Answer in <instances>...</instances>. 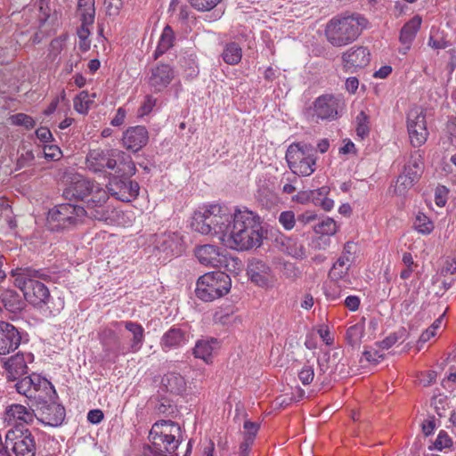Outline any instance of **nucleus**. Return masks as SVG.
I'll return each instance as SVG.
<instances>
[{"label":"nucleus","instance_id":"obj_1","mask_svg":"<svg viewBox=\"0 0 456 456\" xmlns=\"http://www.w3.org/2000/svg\"><path fill=\"white\" fill-rule=\"evenodd\" d=\"M232 216L222 243L236 250L259 247L262 242L260 217L246 208H236Z\"/></svg>","mask_w":456,"mask_h":456},{"label":"nucleus","instance_id":"obj_2","mask_svg":"<svg viewBox=\"0 0 456 456\" xmlns=\"http://www.w3.org/2000/svg\"><path fill=\"white\" fill-rule=\"evenodd\" d=\"M66 199L85 200L89 209L90 218L108 222L111 219L113 210L106 205L109 200L108 192L100 183L87 178H76L63 191Z\"/></svg>","mask_w":456,"mask_h":456},{"label":"nucleus","instance_id":"obj_3","mask_svg":"<svg viewBox=\"0 0 456 456\" xmlns=\"http://www.w3.org/2000/svg\"><path fill=\"white\" fill-rule=\"evenodd\" d=\"M232 217V214L226 207L219 204L209 205L193 213L191 228L202 235L216 236L223 242Z\"/></svg>","mask_w":456,"mask_h":456},{"label":"nucleus","instance_id":"obj_4","mask_svg":"<svg viewBox=\"0 0 456 456\" xmlns=\"http://www.w3.org/2000/svg\"><path fill=\"white\" fill-rule=\"evenodd\" d=\"M149 456H178L176 450L183 441L181 427L172 420H159L150 430Z\"/></svg>","mask_w":456,"mask_h":456},{"label":"nucleus","instance_id":"obj_5","mask_svg":"<svg viewBox=\"0 0 456 456\" xmlns=\"http://www.w3.org/2000/svg\"><path fill=\"white\" fill-rule=\"evenodd\" d=\"M366 26V20L359 14H340L333 17L325 27V37L335 47L354 42Z\"/></svg>","mask_w":456,"mask_h":456},{"label":"nucleus","instance_id":"obj_6","mask_svg":"<svg viewBox=\"0 0 456 456\" xmlns=\"http://www.w3.org/2000/svg\"><path fill=\"white\" fill-rule=\"evenodd\" d=\"M14 285L22 292L24 298L37 307H43L50 301V291L42 282L35 280L38 272L28 269H20L12 272Z\"/></svg>","mask_w":456,"mask_h":456},{"label":"nucleus","instance_id":"obj_7","mask_svg":"<svg viewBox=\"0 0 456 456\" xmlns=\"http://www.w3.org/2000/svg\"><path fill=\"white\" fill-rule=\"evenodd\" d=\"M232 286V281L224 272H210L198 279L196 296L206 302L213 301L226 295Z\"/></svg>","mask_w":456,"mask_h":456},{"label":"nucleus","instance_id":"obj_8","mask_svg":"<svg viewBox=\"0 0 456 456\" xmlns=\"http://www.w3.org/2000/svg\"><path fill=\"white\" fill-rule=\"evenodd\" d=\"M89 209L71 203L55 206L48 212L47 222L52 230L69 229L82 224Z\"/></svg>","mask_w":456,"mask_h":456},{"label":"nucleus","instance_id":"obj_9","mask_svg":"<svg viewBox=\"0 0 456 456\" xmlns=\"http://www.w3.org/2000/svg\"><path fill=\"white\" fill-rule=\"evenodd\" d=\"M290 170L297 175L308 176L315 170L314 149L306 143H293L286 152Z\"/></svg>","mask_w":456,"mask_h":456},{"label":"nucleus","instance_id":"obj_10","mask_svg":"<svg viewBox=\"0 0 456 456\" xmlns=\"http://www.w3.org/2000/svg\"><path fill=\"white\" fill-rule=\"evenodd\" d=\"M19 394L25 395L35 403L52 400L55 395L53 386L45 378L32 374L19 380L15 384Z\"/></svg>","mask_w":456,"mask_h":456},{"label":"nucleus","instance_id":"obj_11","mask_svg":"<svg viewBox=\"0 0 456 456\" xmlns=\"http://www.w3.org/2000/svg\"><path fill=\"white\" fill-rule=\"evenodd\" d=\"M5 441L12 445L15 456H35L36 441L28 429H20L18 427L11 429L5 436Z\"/></svg>","mask_w":456,"mask_h":456},{"label":"nucleus","instance_id":"obj_12","mask_svg":"<svg viewBox=\"0 0 456 456\" xmlns=\"http://www.w3.org/2000/svg\"><path fill=\"white\" fill-rule=\"evenodd\" d=\"M247 274L251 282L265 289H273L277 281L272 267L257 258H252L248 261Z\"/></svg>","mask_w":456,"mask_h":456},{"label":"nucleus","instance_id":"obj_13","mask_svg":"<svg viewBox=\"0 0 456 456\" xmlns=\"http://www.w3.org/2000/svg\"><path fill=\"white\" fill-rule=\"evenodd\" d=\"M407 129L411 144L420 147L427 142L428 131L424 111L420 108L411 109L407 116Z\"/></svg>","mask_w":456,"mask_h":456},{"label":"nucleus","instance_id":"obj_14","mask_svg":"<svg viewBox=\"0 0 456 456\" xmlns=\"http://www.w3.org/2000/svg\"><path fill=\"white\" fill-rule=\"evenodd\" d=\"M140 186L138 183L130 181L128 178H113L108 184V195L115 197L117 200L128 202L134 199L139 192Z\"/></svg>","mask_w":456,"mask_h":456},{"label":"nucleus","instance_id":"obj_15","mask_svg":"<svg viewBox=\"0 0 456 456\" xmlns=\"http://www.w3.org/2000/svg\"><path fill=\"white\" fill-rule=\"evenodd\" d=\"M339 100L333 95L325 94L318 97L312 109V117L315 121L319 119H336L338 114Z\"/></svg>","mask_w":456,"mask_h":456},{"label":"nucleus","instance_id":"obj_16","mask_svg":"<svg viewBox=\"0 0 456 456\" xmlns=\"http://www.w3.org/2000/svg\"><path fill=\"white\" fill-rule=\"evenodd\" d=\"M198 261L209 267H222L227 265V256L218 247L205 244L198 246L194 250Z\"/></svg>","mask_w":456,"mask_h":456},{"label":"nucleus","instance_id":"obj_17","mask_svg":"<svg viewBox=\"0 0 456 456\" xmlns=\"http://www.w3.org/2000/svg\"><path fill=\"white\" fill-rule=\"evenodd\" d=\"M50 400L42 403H36L38 405L36 417L45 425L51 427L60 426L65 418V409L55 403H49Z\"/></svg>","mask_w":456,"mask_h":456},{"label":"nucleus","instance_id":"obj_18","mask_svg":"<svg viewBox=\"0 0 456 456\" xmlns=\"http://www.w3.org/2000/svg\"><path fill=\"white\" fill-rule=\"evenodd\" d=\"M344 69L348 72H355L366 67L370 61V51L363 46L352 47L342 54Z\"/></svg>","mask_w":456,"mask_h":456},{"label":"nucleus","instance_id":"obj_19","mask_svg":"<svg viewBox=\"0 0 456 456\" xmlns=\"http://www.w3.org/2000/svg\"><path fill=\"white\" fill-rule=\"evenodd\" d=\"M113 150L103 151L94 149L86 156V166L94 172H101L104 168L114 169L116 167V158L112 156Z\"/></svg>","mask_w":456,"mask_h":456},{"label":"nucleus","instance_id":"obj_20","mask_svg":"<svg viewBox=\"0 0 456 456\" xmlns=\"http://www.w3.org/2000/svg\"><path fill=\"white\" fill-rule=\"evenodd\" d=\"M20 340V334L12 324L0 322V354L5 355L16 350Z\"/></svg>","mask_w":456,"mask_h":456},{"label":"nucleus","instance_id":"obj_21","mask_svg":"<svg viewBox=\"0 0 456 456\" xmlns=\"http://www.w3.org/2000/svg\"><path fill=\"white\" fill-rule=\"evenodd\" d=\"M148 140V131L142 126L129 127L124 133L122 138L124 147L134 152L144 147L147 144Z\"/></svg>","mask_w":456,"mask_h":456},{"label":"nucleus","instance_id":"obj_22","mask_svg":"<svg viewBox=\"0 0 456 456\" xmlns=\"http://www.w3.org/2000/svg\"><path fill=\"white\" fill-rule=\"evenodd\" d=\"M32 355L30 354L26 356L23 354H16L5 359L3 362V367L5 370L7 379L15 380L26 374L28 371L27 362L30 361Z\"/></svg>","mask_w":456,"mask_h":456},{"label":"nucleus","instance_id":"obj_23","mask_svg":"<svg viewBox=\"0 0 456 456\" xmlns=\"http://www.w3.org/2000/svg\"><path fill=\"white\" fill-rule=\"evenodd\" d=\"M174 78V69L168 64H159L152 68L149 76V84L155 91L166 88Z\"/></svg>","mask_w":456,"mask_h":456},{"label":"nucleus","instance_id":"obj_24","mask_svg":"<svg viewBox=\"0 0 456 456\" xmlns=\"http://www.w3.org/2000/svg\"><path fill=\"white\" fill-rule=\"evenodd\" d=\"M35 417L33 410L21 404H12L6 409L4 419L9 425L20 426L32 423Z\"/></svg>","mask_w":456,"mask_h":456},{"label":"nucleus","instance_id":"obj_25","mask_svg":"<svg viewBox=\"0 0 456 456\" xmlns=\"http://www.w3.org/2000/svg\"><path fill=\"white\" fill-rule=\"evenodd\" d=\"M351 263L352 260L349 259V256H340L329 272L330 281L338 284L339 287H341L340 282L343 286L350 284L348 271Z\"/></svg>","mask_w":456,"mask_h":456},{"label":"nucleus","instance_id":"obj_26","mask_svg":"<svg viewBox=\"0 0 456 456\" xmlns=\"http://www.w3.org/2000/svg\"><path fill=\"white\" fill-rule=\"evenodd\" d=\"M113 157L116 158L117 173L120 174L123 177H129L134 175L136 168L130 155L126 152L113 149Z\"/></svg>","mask_w":456,"mask_h":456},{"label":"nucleus","instance_id":"obj_27","mask_svg":"<svg viewBox=\"0 0 456 456\" xmlns=\"http://www.w3.org/2000/svg\"><path fill=\"white\" fill-rule=\"evenodd\" d=\"M186 341V334L179 328H172L161 338V347L164 351L181 346Z\"/></svg>","mask_w":456,"mask_h":456},{"label":"nucleus","instance_id":"obj_28","mask_svg":"<svg viewBox=\"0 0 456 456\" xmlns=\"http://www.w3.org/2000/svg\"><path fill=\"white\" fill-rule=\"evenodd\" d=\"M216 348V339H201L196 343L193 348V354L196 358L202 359L206 363H209L212 361L213 353Z\"/></svg>","mask_w":456,"mask_h":456},{"label":"nucleus","instance_id":"obj_29","mask_svg":"<svg viewBox=\"0 0 456 456\" xmlns=\"http://www.w3.org/2000/svg\"><path fill=\"white\" fill-rule=\"evenodd\" d=\"M0 301L4 307L10 313L20 312L25 306V304L20 295L16 291L11 289L4 290L1 294Z\"/></svg>","mask_w":456,"mask_h":456},{"label":"nucleus","instance_id":"obj_30","mask_svg":"<svg viewBox=\"0 0 456 456\" xmlns=\"http://www.w3.org/2000/svg\"><path fill=\"white\" fill-rule=\"evenodd\" d=\"M162 385L167 391L173 394H181L185 390L186 382L183 377L176 372L166 374L161 380Z\"/></svg>","mask_w":456,"mask_h":456},{"label":"nucleus","instance_id":"obj_31","mask_svg":"<svg viewBox=\"0 0 456 456\" xmlns=\"http://www.w3.org/2000/svg\"><path fill=\"white\" fill-rule=\"evenodd\" d=\"M77 15L81 23L93 25L95 18L94 0H78Z\"/></svg>","mask_w":456,"mask_h":456},{"label":"nucleus","instance_id":"obj_32","mask_svg":"<svg viewBox=\"0 0 456 456\" xmlns=\"http://www.w3.org/2000/svg\"><path fill=\"white\" fill-rule=\"evenodd\" d=\"M125 328L132 333L133 338L130 344V351L137 352L142 347L144 338V330L141 324L133 322H123Z\"/></svg>","mask_w":456,"mask_h":456},{"label":"nucleus","instance_id":"obj_33","mask_svg":"<svg viewBox=\"0 0 456 456\" xmlns=\"http://www.w3.org/2000/svg\"><path fill=\"white\" fill-rule=\"evenodd\" d=\"M421 23L419 17H414L402 28L400 32V42L403 45H411L413 41Z\"/></svg>","mask_w":456,"mask_h":456},{"label":"nucleus","instance_id":"obj_34","mask_svg":"<svg viewBox=\"0 0 456 456\" xmlns=\"http://www.w3.org/2000/svg\"><path fill=\"white\" fill-rule=\"evenodd\" d=\"M222 58L229 65L238 64L242 58V49L235 42L227 43L223 50Z\"/></svg>","mask_w":456,"mask_h":456},{"label":"nucleus","instance_id":"obj_35","mask_svg":"<svg viewBox=\"0 0 456 456\" xmlns=\"http://www.w3.org/2000/svg\"><path fill=\"white\" fill-rule=\"evenodd\" d=\"M281 250L295 258L302 259L305 256L304 245L296 239L285 238L281 242Z\"/></svg>","mask_w":456,"mask_h":456},{"label":"nucleus","instance_id":"obj_36","mask_svg":"<svg viewBox=\"0 0 456 456\" xmlns=\"http://www.w3.org/2000/svg\"><path fill=\"white\" fill-rule=\"evenodd\" d=\"M175 34L170 26H166L160 36L157 49L154 53V59H158L174 45Z\"/></svg>","mask_w":456,"mask_h":456},{"label":"nucleus","instance_id":"obj_37","mask_svg":"<svg viewBox=\"0 0 456 456\" xmlns=\"http://www.w3.org/2000/svg\"><path fill=\"white\" fill-rule=\"evenodd\" d=\"M423 169V163L421 157L419 156H411L408 164L405 165L402 174L406 175L412 178L414 182H417L421 175Z\"/></svg>","mask_w":456,"mask_h":456},{"label":"nucleus","instance_id":"obj_38","mask_svg":"<svg viewBox=\"0 0 456 456\" xmlns=\"http://www.w3.org/2000/svg\"><path fill=\"white\" fill-rule=\"evenodd\" d=\"M95 94H89L86 91H82L74 99V109L80 114H86L94 102Z\"/></svg>","mask_w":456,"mask_h":456},{"label":"nucleus","instance_id":"obj_39","mask_svg":"<svg viewBox=\"0 0 456 456\" xmlns=\"http://www.w3.org/2000/svg\"><path fill=\"white\" fill-rule=\"evenodd\" d=\"M160 240L164 251H170L173 254L180 252L181 237L177 233H165Z\"/></svg>","mask_w":456,"mask_h":456},{"label":"nucleus","instance_id":"obj_40","mask_svg":"<svg viewBox=\"0 0 456 456\" xmlns=\"http://www.w3.org/2000/svg\"><path fill=\"white\" fill-rule=\"evenodd\" d=\"M364 334V324L356 323L350 326L346 332V339L352 346H357L361 344Z\"/></svg>","mask_w":456,"mask_h":456},{"label":"nucleus","instance_id":"obj_41","mask_svg":"<svg viewBox=\"0 0 456 456\" xmlns=\"http://www.w3.org/2000/svg\"><path fill=\"white\" fill-rule=\"evenodd\" d=\"M356 134L361 139H364L370 133V118L364 111H361L355 118Z\"/></svg>","mask_w":456,"mask_h":456},{"label":"nucleus","instance_id":"obj_42","mask_svg":"<svg viewBox=\"0 0 456 456\" xmlns=\"http://www.w3.org/2000/svg\"><path fill=\"white\" fill-rule=\"evenodd\" d=\"M337 224L330 217H326L314 225V231L321 235H333L337 232Z\"/></svg>","mask_w":456,"mask_h":456},{"label":"nucleus","instance_id":"obj_43","mask_svg":"<svg viewBox=\"0 0 456 456\" xmlns=\"http://www.w3.org/2000/svg\"><path fill=\"white\" fill-rule=\"evenodd\" d=\"M414 228L420 233L429 234L434 230V224L427 216L419 213L414 221Z\"/></svg>","mask_w":456,"mask_h":456},{"label":"nucleus","instance_id":"obj_44","mask_svg":"<svg viewBox=\"0 0 456 456\" xmlns=\"http://www.w3.org/2000/svg\"><path fill=\"white\" fill-rule=\"evenodd\" d=\"M415 183L412 178L400 174L395 184V192L398 195H403Z\"/></svg>","mask_w":456,"mask_h":456},{"label":"nucleus","instance_id":"obj_45","mask_svg":"<svg viewBox=\"0 0 456 456\" xmlns=\"http://www.w3.org/2000/svg\"><path fill=\"white\" fill-rule=\"evenodd\" d=\"M10 119L13 125L23 126L27 129H31L35 126L34 119L30 116L24 113L12 115Z\"/></svg>","mask_w":456,"mask_h":456},{"label":"nucleus","instance_id":"obj_46","mask_svg":"<svg viewBox=\"0 0 456 456\" xmlns=\"http://www.w3.org/2000/svg\"><path fill=\"white\" fill-rule=\"evenodd\" d=\"M222 0H189L191 5L200 12L214 9Z\"/></svg>","mask_w":456,"mask_h":456},{"label":"nucleus","instance_id":"obj_47","mask_svg":"<svg viewBox=\"0 0 456 456\" xmlns=\"http://www.w3.org/2000/svg\"><path fill=\"white\" fill-rule=\"evenodd\" d=\"M279 222L286 230H291L296 224L295 214L293 211H283L279 216Z\"/></svg>","mask_w":456,"mask_h":456},{"label":"nucleus","instance_id":"obj_48","mask_svg":"<svg viewBox=\"0 0 456 456\" xmlns=\"http://www.w3.org/2000/svg\"><path fill=\"white\" fill-rule=\"evenodd\" d=\"M452 442L448 434L441 430L434 443V449L442 451L444 448H449Z\"/></svg>","mask_w":456,"mask_h":456},{"label":"nucleus","instance_id":"obj_49","mask_svg":"<svg viewBox=\"0 0 456 456\" xmlns=\"http://www.w3.org/2000/svg\"><path fill=\"white\" fill-rule=\"evenodd\" d=\"M100 339L102 343L108 346L111 344V342L117 343L118 338L115 333V331L110 328H104L100 332Z\"/></svg>","mask_w":456,"mask_h":456},{"label":"nucleus","instance_id":"obj_50","mask_svg":"<svg viewBox=\"0 0 456 456\" xmlns=\"http://www.w3.org/2000/svg\"><path fill=\"white\" fill-rule=\"evenodd\" d=\"M314 377V367L310 365H305L298 373V378L304 385H309L313 381Z\"/></svg>","mask_w":456,"mask_h":456},{"label":"nucleus","instance_id":"obj_51","mask_svg":"<svg viewBox=\"0 0 456 456\" xmlns=\"http://www.w3.org/2000/svg\"><path fill=\"white\" fill-rule=\"evenodd\" d=\"M106 12L110 16H116L122 8V0H105Z\"/></svg>","mask_w":456,"mask_h":456},{"label":"nucleus","instance_id":"obj_52","mask_svg":"<svg viewBox=\"0 0 456 456\" xmlns=\"http://www.w3.org/2000/svg\"><path fill=\"white\" fill-rule=\"evenodd\" d=\"M155 104H156V99H154L151 95H147L145 97L142 106L140 107V109L138 110V114L140 116H144V115L149 114L154 108Z\"/></svg>","mask_w":456,"mask_h":456},{"label":"nucleus","instance_id":"obj_53","mask_svg":"<svg viewBox=\"0 0 456 456\" xmlns=\"http://www.w3.org/2000/svg\"><path fill=\"white\" fill-rule=\"evenodd\" d=\"M314 197H316L315 192H312V191H302L295 195L292 200L297 203L304 204L308 201L314 202Z\"/></svg>","mask_w":456,"mask_h":456},{"label":"nucleus","instance_id":"obj_54","mask_svg":"<svg viewBox=\"0 0 456 456\" xmlns=\"http://www.w3.org/2000/svg\"><path fill=\"white\" fill-rule=\"evenodd\" d=\"M363 356L368 362H379L381 359L384 358V354L377 349L365 350L363 352Z\"/></svg>","mask_w":456,"mask_h":456},{"label":"nucleus","instance_id":"obj_55","mask_svg":"<svg viewBox=\"0 0 456 456\" xmlns=\"http://www.w3.org/2000/svg\"><path fill=\"white\" fill-rule=\"evenodd\" d=\"M422 432L426 436H430L436 428V421L434 417L425 419L421 425Z\"/></svg>","mask_w":456,"mask_h":456},{"label":"nucleus","instance_id":"obj_56","mask_svg":"<svg viewBox=\"0 0 456 456\" xmlns=\"http://www.w3.org/2000/svg\"><path fill=\"white\" fill-rule=\"evenodd\" d=\"M314 204L322 207L326 211H330L334 206V201L329 198L314 197Z\"/></svg>","mask_w":456,"mask_h":456},{"label":"nucleus","instance_id":"obj_57","mask_svg":"<svg viewBox=\"0 0 456 456\" xmlns=\"http://www.w3.org/2000/svg\"><path fill=\"white\" fill-rule=\"evenodd\" d=\"M244 429L247 432L246 437L250 436V437H252V441H253L256 434L257 433V431L259 429V425L256 422L247 420L244 422Z\"/></svg>","mask_w":456,"mask_h":456},{"label":"nucleus","instance_id":"obj_58","mask_svg":"<svg viewBox=\"0 0 456 456\" xmlns=\"http://www.w3.org/2000/svg\"><path fill=\"white\" fill-rule=\"evenodd\" d=\"M64 41L65 38L61 37L53 39L50 45L51 52L55 55L60 53L64 46Z\"/></svg>","mask_w":456,"mask_h":456},{"label":"nucleus","instance_id":"obj_59","mask_svg":"<svg viewBox=\"0 0 456 456\" xmlns=\"http://www.w3.org/2000/svg\"><path fill=\"white\" fill-rule=\"evenodd\" d=\"M103 412L101 410H91L87 414V419L93 424H98L103 419Z\"/></svg>","mask_w":456,"mask_h":456},{"label":"nucleus","instance_id":"obj_60","mask_svg":"<svg viewBox=\"0 0 456 456\" xmlns=\"http://www.w3.org/2000/svg\"><path fill=\"white\" fill-rule=\"evenodd\" d=\"M37 137L43 142H48L52 139L51 131L47 127H39L36 131Z\"/></svg>","mask_w":456,"mask_h":456},{"label":"nucleus","instance_id":"obj_61","mask_svg":"<svg viewBox=\"0 0 456 456\" xmlns=\"http://www.w3.org/2000/svg\"><path fill=\"white\" fill-rule=\"evenodd\" d=\"M345 305L350 311H356L360 305V298L357 296H349L345 299Z\"/></svg>","mask_w":456,"mask_h":456},{"label":"nucleus","instance_id":"obj_62","mask_svg":"<svg viewBox=\"0 0 456 456\" xmlns=\"http://www.w3.org/2000/svg\"><path fill=\"white\" fill-rule=\"evenodd\" d=\"M126 115V110L123 108H118L115 117L111 120V125L114 126H121L125 121Z\"/></svg>","mask_w":456,"mask_h":456},{"label":"nucleus","instance_id":"obj_63","mask_svg":"<svg viewBox=\"0 0 456 456\" xmlns=\"http://www.w3.org/2000/svg\"><path fill=\"white\" fill-rule=\"evenodd\" d=\"M284 275L288 278H295L298 275L297 268L290 263L284 264Z\"/></svg>","mask_w":456,"mask_h":456},{"label":"nucleus","instance_id":"obj_64","mask_svg":"<svg viewBox=\"0 0 456 456\" xmlns=\"http://www.w3.org/2000/svg\"><path fill=\"white\" fill-rule=\"evenodd\" d=\"M316 217L317 216L314 212L306 211L297 217V221L303 224H306L316 220Z\"/></svg>","mask_w":456,"mask_h":456}]
</instances>
